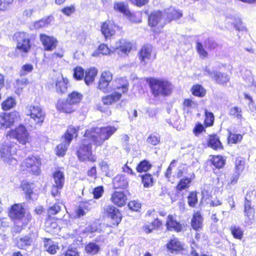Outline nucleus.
Here are the masks:
<instances>
[{"label": "nucleus", "mask_w": 256, "mask_h": 256, "mask_svg": "<svg viewBox=\"0 0 256 256\" xmlns=\"http://www.w3.org/2000/svg\"><path fill=\"white\" fill-rule=\"evenodd\" d=\"M110 52V50L108 45L105 44H101L98 46L97 49L92 52V56L98 57L100 56V54L106 55L108 54Z\"/></svg>", "instance_id": "obj_45"}, {"label": "nucleus", "mask_w": 256, "mask_h": 256, "mask_svg": "<svg viewBox=\"0 0 256 256\" xmlns=\"http://www.w3.org/2000/svg\"><path fill=\"white\" fill-rule=\"evenodd\" d=\"M106 212L108 218H110L113 226H117L122 220V216L118 209L113 206H108Z\"/></svg>", "instance_id": "obj_19"}, {"label": "nucleus", "mask_w": 256, "mask_h": 256, "mask_svg": "<svg viewBox=\"0 0 256 256\" xmlns=\"http://www.w3.org/2000/svg\"><path fill=\"white\" fill-rule=\"evenodd\" d=\"M144 188H150L154 184V178L152 174L150 173H146L140 176Z\"/></svg>", "instance_id": "obj_48"}, {"label": "nucleus", "mask_w": 256, "mask_h": 256, "mask_svg": "<svg viewBox=\"0 0 256 256\" xmlns=\"http://www.w3.org/2000/svg\"><path fill=\"white\" fill-rule=\"evenodd\" d=\"M82 94L77 92L73 91L70 93L67 98L68 102H70L72 104L79 103L82 98Z\"/></svg>", "instance_id": "obj_46"}, {"label": "nucleus", "mask_w": 256, "mask_h": 256, "mask_svg": "<svg viewBox=\"0 0 256 256\" xmlns=\"http://www.w3.org/2000/svg\"><path fill=\"white\" fill-rule=\"evenodd\" d=\"M16 152V148L11 143L5 142L0 148V157L2 160L9 164L16 163V160L12 156Z\"/></svg>", "instance_id": "obj_6"}, {"label": "nucleus", "mask_w": 256, "mask_h": 256, "mask_svg": "<svg viewBox=\"0 0 256 256\" xmlns=\"http://www.w3.org/2000/svg\"><path fill=\"white\" fill-rule=\"evenodd\" d=\"M25 207V203L14 204L8 210V216L14 224L20 228L26 226L32 219L30 214H26Z\"/></svg>", "instance_id": "obj_2"}, {"label": "nucleus", "mask_w": 256, "mask_h": 256, "mask_svg": "<svg viewBox=\"0 0 256 256\" xmlns=\"http://www.w3.org/2000/svg\"><path fill=\"white\" fill-rule=\"evenodd\" d=\"M116 26V24L110 20L102 22L100 26V32L105 41L110 40L116 34L114 28Z\"/></svg>", "instance_id": "obj_16"}, {"label": "nucleus", "mask_w": 256, "mask_h": 256, "mask_svg": "<svg viewBox=\"0 0 256 256\" xmlns=\"http://www.w3.org/2000/svg\"><path fill=\"white\" fill-rule=\"evenodd\" d=\"M190 91L193 96L198 98H203L206 94L204 88L198 84H194L190 88Z\"/></svg>", "instance_id": "obj_38"}, {"label": "nucleus", "mask_w": 256, "mask_h": 256, "mask_svg": "<svg viewBox=\"0 0 256 256\" xmlns=\"http://www.w3.org/2000/svg\"><path fill=\"white\" fill-rule=\"evenodd\" d=\"M92 143L93 142L90 139L88 138H85L82 140L81 144L76 152L80 161L84 162L88 160L91 162H96V158L92 154Z\"/></svg>", "instance_id": "obj_4"}, {"label": "nucleus", "mask_w": 256, "mask_h": 256, "mask_svg": "<svg viewBox=\"0 0 256 256\" xmlns=\"http://www.w3.org/2000/svg\"><path fill=\"white\" fill-rule=\"evenodd\" d=\"M215 118L214 114L207 110H204V120L203 124L208 128H210L214 126V124Z\"/></svg>", "instance_id": "obj_40"}, {"label": "nucleus", "mask_w": 256, "mask_h": 256, "mask_svg": "<svg viewBox=\"0 0 256 256\" xmlns=\"http://www.w3.org/2000/svg\"><path fill=\"white\" fill-rule=\"evenodd\" d=\"M56 107L58 110L66 113L70 114L74 111L72 104L68 102L67 99L66 100L59 99L56 104Z\"/></svg>", "instance_id": "obj_32"}, {"label": "nucleus", "mask_w": 256, "mask_h": 256, "mask_svg": "<svg viewBox=\"0 0 256 256\" xmlns=\"http://www.w3.org/2000/svg\"><path fill=\"white\" fill-rule=\"evenodd\" d=\"M79 127L70 126L62 136L63 142L70 146L74 138H77L78 134Z\"/></svg>", "instance_id": "obj_22"}, {"label": "nucleus", "mask_w": 256, "mask_h": 256, "mask_svg": "<svg viewBox=\"0 0 256 256\" xmlns=\"http://www.w3.org/2000/svg\"><path fill=\"white\" fill-rule=\"evenodd\" d=\"M116 130V127L112 126L93 127L86 130L84 136L90 138L94 145L100 146L105 140H108Z\"/></svg>", "instance_id": "obj_1"}, {"label": "nucleus", "mask_w": 256, "mask_h": 256, "mask_svg": "<svg viewBox=\"0 0 256 256\" xmlns=\"http://www.w3.org/2000/svg\"><path fill=\"white\" fill-rule=\"evenodd\" d=\"M196 50L200 58H204L208 56V52L204 50L201 42H198L196 43Z\"/></svg>", "instance_id": "obj_60"}, {"label": "nucleus", "mask_w": 256, "mask_h": 256, "mask_svg": "<svg viewBox=\"0 0 256 256\" xmlns=\"http://www.w3.org/2000/svg\"><path fill=\"white\" fill-rule=\"evenodd\" d=\"M243 138L242 134L232 133L230 132L227 138V142L228 144H236L241 142Z\"/></svg>", "instance_id": "obj_47"}, {"label": "nucleus", "mask_w": 256, "mask_h": 256, "mask_svg": "<svg viewBox=\"0 0 256 256\" xmlns=\"http://www.w3.org/2000/svg\"><path fill=\"white\" fill-rule=\"evenodd\" d=\"M229 115L234 118L238 120L242 118V111L240 108L238 106H234L231 108L229 110Z\"/></svg>", "instance_id": "obj_49"}, {"label": "nucleus", "mask_w": 256, "mask_h": 256, "mask_svg": "<svg viewBox=\"0 0 256 256\" xmlns=\"http://www.w3.org/2000/svg\"><path fill=\"white\" fill-rule=\"evenodd\" d=\"M208 161L217 170L223 168L226 164V158L220 154L210 155Z\"/></svg>", "instance_id": "obj_26"}, {"label": "nucleus", "mask_w": 256, "mask_h": 256, "mask_svg": "<svg viewBox=\"0 0 256 256\" xmlns=\"http://www.w3.org/2000/svg\"><path fill=\"white\" fill-rule=\"evenodd\" d=\"M244 160L241 158H238L235 161V169L237 172L242 171L244 168Z\"/></svg>", "instance_id": "obj_64"}, {"label": "nucleus", "mask_w": 256, "mask_h": 256, "mask_svg": "<svg viewBox=\"0 0 256 256\" xmlns=\"http://www.w3.org/2000/svg\"><path fill=\"white\" fill-rule=\"evenodd\" d=\"M177 162L178 160H172L164 172V176L168 181L172 184H174L176 181V176L174 175H172V168L175 167Z\"/></svg>", "instance_id": "obj_36"}, {"label": "nucleus", "mask_w": 256, "mask_h": 256, "mask_svg": "<svg viewBox=\"0 0 256 256\" xmlns=\"http://www.w3.org/2000/svg\"><path fill=\"white\" fill-rule=\"evenodd\" d=\"M215 82L220 86H226L230 82V76L226 74L220 72H214L212 76Z\"/></svg>", "instance_id": "obj_24"}, {"label": "nucleus", "mask_w": 256, "mask_h": 256, "mask_svg": "<svg viewBox=\"0 0 256 256\" xmlns=\"http://www.w3.org/2000/svg\"><path fill=\"white\" fill-rule=\"evenodd\" d=\"M206 146L215 151L222 150L224 146L220 140V136L216 133L208 136Z\"/></svg>", "instance_id": "obj_17"}, {"label": "nucleus", "mask_w": 256, "mask_h": 256, "mask_svg": "<svg viewBox=\"0 0 256 256\" xmlns=\"http://www.w3.org/2000/svg\"><path fill=\"white\" fill-rule=\"evenodd\" d=\"M194 178V174H192L190 177L185 176L180 178L175 186L176 192L177 193H180L183 190H188Z\"/></svg>", "instance_id": "obj_23"}, {"label": "nucleus", "mask_w": 256, "mask_h": 256, "mask_svg": "<svg viewBox=\"0 0 256 256\" xmlns=\"http://www.w3.org/2000/svg\"><path fill=\"white\" fill-rule=\"evenodd\" d=\"M182 16V13L179 11L174 10L167 13L166 22L177 20Z\"/></svg>", "instance_id": "obj_56"}, {"label": "nucleus", "mask_w": 256, "mask_h": 256, "mask_svg": "<svg viewBox=\"0 0 256 256\" xmlns=\"http://www.w3.org/2000/svg\"><path fill=\"white\" fill-rule=\"evenodd\" d=\"M116 82L118 86L114 88L115 90H118L122 93H124L128 90V80L126 76L117 78Z\"/></svg>", "instance_id": "obj_39"}, {"label": "nucleus", "mask_w": 256, "mask_h": 256, "mask_svg": "<svg viewBox=\"0 0 256 256\" xmlns=\"http://www.w3.org/2000/svg\"><path fill=\"white\" fill-rule=\"evenodd\" d=\"M53 20V16L50 15L38 21H36L34 24V26L36 29L40 28L44 26L48 25Z\"/></svg>", "instance_id": "obj_44"}, {"label": "nucleus", "mask_w": 256, "mask_h": 256, "mask_svg": "<svg viewBox=\"0 0 256 256\" xmlns=\"http://www.w3.org/2000/svg\"><path fill=\"white\" fill-rule=\"evenodd\" d=\"M126 196L124 192H115L112 196V202L118 206H122L126 200Z\"/></svg>", "instance_id": "obj_34"}, {"label": "nucleus", "mask_w": 256, "mask_h": 256, "mask_svg": "<svg viewBox=\"0 0 256 256\" xmlns=\"http://www.w3.org/2000/svg\"><path fill=\"white\" fill-rule=\"evenodd\" d=\"M206 128H207L204 124L198 122L195 124L192 129V132L196 136H198L202 133L206 132Z\"/></svg>", "instance_id": "obj_52"}, {"label": "nucleus", "mask_w": 256, "mask_h": 256, "mask_svg": "<svg viewBox=\"0 0 256 256\" xmlns=\"http://www.w3.org/2000/svg\"><path fill=\"white\" fill-rule=\"evenodd\" d=\"M198 104L192 98H184L182 103V109L186 113L190 112L191 110L196 107Z\"/></svg>", "instance_id": "obj_41"}, {"label": "nucleus", "mask_w": 256, "mask_h": 256, "mask_svg": "<svg viewBox=\"0 0 256 256\" xmlns=\"http://www.w3.org/2000/svg\"><path fill=\"white\" fill-rule=\"evenodd\" d=\"M16 104L15 99L12 97H8L2 104V108L4 110L6 111L13 108Z\"/></svg>", "instance_id": "obj_50"}, {"label": "nucleus", "mask_w": 256, "mask_h": 256, "mask_svg": "<svg viewBox=\"0 0 256 256\" xmlns=\"http://www.w3.org/2000/svg\"><path fill=\"white\" fill-rule=\"evenodd\" d=\"M122 98V92L115 91L111 94L102 98V102L104 105H111L117 102Z\"/></svg>", "instance_id": "obj_31"}, {"label": "nucleus", "mask_w": 256, "mask_h": 256, "mask_svg": "<svg viewBox=\"0 0 256 256\" xmlns=\"http://www.w3.org/2000/svg\"><path fill=\"white\" fill-rule=\"evenodd\" d=\"M8 135L16 139L23 145L28 142L29 134L26 126L22 124H20L14 130H10Z\"/></svg>", "instance_id": "obj_10"}, {"label": "nucleus", "mask_w": 256, "mask_h": 256, "mask_svg": "<svg viewBox=\"0 0 256 256\" xmlns=\"http://www.w3.org/2000/svg\"><path fill=\"white\" fill-rule=\"evenodd\" d=\"M23 164L33 174L38 176L40 174L42 162L39 156H29L24 160Z\"/></svg>", "instance_id": "obj_11"}, {"label": "nucleus", "mask_w": 256, "mask_h": 256, "mask_svg": "<svg viewBox=\"0 0 256 256\" xmlns=\"http://www.w3.org/2000/svg\"><path fill=\"white\" fill-rule=\"evenodd\" d=\"M203 218L200 212H194L192 216L190 222V225L192 228L196 230L199 231L202 228Z\"/></svg>", "instance_id": "obj_27"}, {"label": "nucleus", "mask_w": 256, "mask_h": 256, "mask_svg": "<svg viewBox=\"0 0 256 256\" xmlns=\"http://www.w3.org/2000/svg\"><path fill=\"white\" fill-rule=\"evenodd\" d=\"M22 188L26 194V198L28 200H31L32 195L34 194L33 188H31V186L26 183L22 185Z\"/></svg>", "instance_id": "obj_57"}, {"label": "nucleus", "mask_w": 256, "mask_h": 256, "mask_svg": "<svg viewBox=\"0 0 256 256\" xmlns=\"http://www.w3.org/2000/svg\"><path fill=\"white\" fill-rule=\"evenodd\" d=\"M34 69L33 66L30 64H26L22 66L19 74L21 76H26L32 72Z\"/></svg>", "instance_id": "obj_59"}, {"label": "nucleus", "mask_w": 256, "mask_h": 256, "mask_svg": "<svg viewBox=\"0 0 256 256\" xmlns=\"http://www.w3.org/2000/svg\"><path fill=\"white\" fill-rule=\"evenodd\" d=\"M162 226V222L156 218L150 224H145L142 226V230L146 234L151 233L154 230H158Z\"/></svg>", "instance_id": "obj_28"}, {"label": "nucleus", "mask_w": 256, "mask_h": 256, "mask_svg": "<svg viewBox=\"0 0 256 256\" xmlns=\"http://www.w3.org/2000/svg\"><path fill=\"white\" fill-rule=\"evenodd\" d=\"M163 18L162 11L158 10H154L150 12L148 16V25L150 26L151 30L155 34H159L161 32L166 22H160Z\"/></svg>", "instance_id": "obj_5"}, {"label": "nucleus", "mask_w": 256, "mask_h": 256, "mask_svg": "<svg viewBox=\"0 0 256 256\" xmlns=\"http://www.w3.org/2000/svg\"><path fill=\"white\" fill-rule=\"evenodd\" d=\"M98 70L94 68H90L86 70L84 80L86 86H90L94 82L98 74Z\"/></svg>", "instance_id": "obj_30"}, {"label": "nucleus", "mask_w": 256, "mask_h": 256, "mask_svg": "<svg viewBox=\"0 0 256 256\" xmlns=\"http://www.w3.org/2000/svg\"><path fill=\"white\" fill-rule=\"evenodd\" d=\"M165 226L168 232L179 233L186 230L185 225L177 220L176 214H169L167 216Z\"/></svg>", "instance_id": "obj_9"}, {"label": "nucleus", "mask_w": 256, "mask_h": 256, "mask_svg": "<svg viewBox=\"0 0 256 256\" xmlns=\"http://www.w3.org/2000/svg\"><path fill=\"white\" fill-rule=\"evenodd\" d=\"M146 82L154 96H168L172 92V86L168 80L149 78L146 79Z\"/></svg>", "instance_id": "obj_3"}, {"label": "nucleus", "mask_w": 256, "mask_h": 256, "mask_svg": "<svg viewBox=\"0 0 256 256\" xmlns=\"http://www.w3.org/2000/svg\"><path fill=\"white\" fill-rule=\"evenodd\" d=\"M188 206L194 208L198 202L197 192L196 191L190 192L187 197Z\"/></svg>", "instance_id": "obj_53"}, {"label": "nucleus", "mask_w": 256, "mask_h": 256, "mask_svg": "<svg viewBox=\"0 0 256 256\" xmlns=\"http://www.w3.org/2000/svg\"><path fill=\"white\" fill-rule=\"evenodd\" d=\"M152 167V165L147 160L140 161L136 166V170L139 173L148 172Z\"/></svg>", "instance_id": "obj_43"}, {"label": "nucleus", "mask_w": 256, "mask_h": 256, "mask_svg": "<svg viewBox=\"0 0 256 256\" xmlns=\"http://www.w3.org/2000/svg\"><path fill=\"white\" fill-rule=\"evenodd\" d=\"M114 188L126 189L128 186V178L124 174H118L112 180Z\"/></svg>", "instance_id": "obj_25"}, {"label": "nucleus", "mask_w": 256, "mask_h": 256, "mask_svg": "<svg viewBox=\"0 0 256 256\" xmlns=\"http://www.w3.org/2000/svg\"><path fill=\"white\" fill-rule=\"evenodd\" d=\"M84 250L86 254L94 256L100 252V244H96V242H90L85 246Z\"/></svg>", "instance_id": "obj_35"}, {"label": "nucleus", "mask_w": 256, "mask_h": 256, "mask_svg": "<svg viewBox=\"0 0 256 256\" xmlns=\"http://www.w3.org/2000/svg\"><path fill=\"white\" fill-rule=\"evenodd\" d=\"M168 252L172 254H182L186 250L184 244L176 237L170 238L166 244Z\"/></svg>", "instance_id": "obj_14"}, {"label": "nucleus", "mask_w": 256, "mask_h": 256, "mask_svg": "<svg viewBox=\"0 0 256 256\" xmlns=\"http://www.w3.org/2000/svg\"><path fill=\"white\" fill-rule=\"evenodd\" d=\"M114 9L115 11L122 14L124 16L128 17V2H115L114 4Z\"/></svg>", "instance_id": "obj_37"}, {"label": "nucleus", "mask_w": 256, "mask_h": 256, "mask_svg": "<svg viewBox=\"0 0 256 256\" xmlns=\"http://www.w3.org/2000/svg\"><path fill=\"white\" fill-rule=\"evenodd\" d=\"M38 236L36 232L30 230L26 234L16 238L15 239L16 246L20 250H26L32 246Z\"/></svg>", "instance_id": "obj_7"}, {"label": "nucleus", "mask_w": 256, "mask_h": 256, "mask_svg": "<svg viewBox=\"0 0 256 256\" xmlns=\"http://www.w3.org/2000/svg\"><path fill=\"white\" fill-rule=\"evenodd\" d=\"M20 118L18 112L16 110L10 113H4L0 117V128H7L13 126Z\"/></svg>", "instance_id": "obj_13"}, {"label": "nucleus", "mask_w": 256, "mask_h": 256, "mask_svg": "<svg viewBox=\"0 0 256 256\" xmlns=\"http://www.w3.org/2000/svg\"><path fill=\"white\" fill-rule=\"evenodd\" d=\"M68 146V145L66 144L64 142H62L58 145L56 146V155L58 156H64Z\"/></svg>", "instance_id": "obj_58"}, {"label": "nucleus", "mask_w": 256, "mask_h": 256, "mask_svg": "<svg viewBox=\"0 0 256 256\" xmlns=\"http://www.w3.org/2000/svg\"><path fill=\"white\" fill-rule=\"evenodd\" d=\"M244 215L246 218V222L252 224L255 220V210L252 206L251 202L245 198L244 203Z\"/></svg>", "instance_id": "obj_21"}, {"label": "nucleus", "mask_w": 256, "mask_h": 256, "mask_svg": "<svg viewBox=\"0 0 256 256\" xmlns=\"http://www.w3.org/2000/svg\"><path fill=\"white\" fill-rule=\"evenodd\" d=\"M141 206V203L138 200H133L129 202V209L132 211L138 212Z\"/></svg>", "instance_id": "obj_63"}, {"label": "nucleus", "mask_w": 256, "mask_h": 256, "mask_svg": "<svg viewBox=\"0 0 256 256\" xmlns=\"http://www.w3.org/2000/svg\"><path fill=\"white\" fill-rule=\"evenodd\" d=\"M61 210V206L59 203H55L52 206H50L48 208V214L49 216L56 215Z\"/></svg>", "instance_id": "obj_55"}, {"label": "nucleus", "mask_w": 256, "mask_h": 256, "mask_svg": "<svg viewBox=\"0 0 256 256\" xmlns=\"http://www.w3.org/2000/svg\"><path fill=\"white\" fill-rule=\"evenodd\" d=\"M61 12L67 16H70L76 11V8L74 5H70L64 7L60 10Z\"/></svg>", "instance_id": "obj_62"}, {"label": "nucleus", "mask_w": 256, "mask_h": 256, "mask_svg": "<svg viewBox=\"0 0 256 256\" xmlns=\"http://www.w3.org/2000/svg\"><path fill=\"white\" fill-rule=\"evenodd\" d=\"M230 230L233 238L236 240H242L244 238V230L240 227L236 226H232Z\"/></svg>", "instance_id": "obj_42"}, {"label": "nucleus", "mask_w": 256, "mask_h": 256, "mask_svg": "<svg viewBox=\"0 0 256 256\" xmlns=\"http://www.w3.org/2000/svg\"><path fill=\"white\" fill-rule=\"evenodd\" d=\"M30 115L35 124L42 126L45 118V113L38 106H31L29 109Z\"/></svg>", "instance_id": "obj_15"}, {"label": "nucleus", "mask_w": 256, "mask_h": 256, "mask_svg": "<svg viewBox=\"0 0 256 256\" xmlns=\"http://www.w3.org/2000/svg\"><path fill=\"white\" fill-rule=\"evenodd\" d=\"M52 178L54 182V186L58 188H62L64 183V174L59 168H56L52 174Z\"/></svg>", "instance_id": "obj_29"}, {"label": "nucleus", "mask_w": 256, "mask_h": 256, "mask_svg": "<svg viewBox=\"0 0 256 256\" xmlns=\"http://www.w3.org/2000/svg\"><path fill=\"white\" fill-rule=\"evenodd\" d=\"M86 70L82 66H77L73 69V77L76 80L84 79Z\"/></svg>", "instance_id": "obj_51"}, {"label": "nucleus", "mask_w": 256, "mask_h": 256, "mask_svg": "<svg viewBox=\"0 0 256 256\" xmlns=\"http://www.w3.org/2000/svg\"><path fill=\"white\" fill-rule=\"evenodd\" d=\"M104 192V188L102 186H98L94 188L92 190V194L94 199H99L100 198Z\"/></svg>", "instance_id": "obj_61"}, {"label": "nucleus", "mask_w": 256, "mask_h": 256, "mask_svg": "<svg viewBox=\"0 0 256 256\" xmlns=\"http://www.w3.org/2000/svg\"><path fill=\"white\" fill-rule=\"evenodd\" d=\"M112 80V74L111 72L108 70L102 72L98 83V88L106 92Z\"/></svg>", "instance_id": "obj_20"}, {"label": "nucleus", "mask_w": 256, "mask_h": 256, "mask_svg": "<svg viewBox=\"0 0 256 256\" xmlns=\"http://www.w3.org/2000/svg\"><path fill=\"white\" fill-rule=\"evenodd\" d=\"M13 38L17 42L16 48L20 51L26 53L30 49V39L27 33L17 32L14 35Z\"/></svg>", "instance_id": "obj_8"}, {"label": "nucleus", "mask_w": 256, "mask_h": 256, "mask_svg": "<svg viewBox=\"0 0 256 256\" xmlns=\"http://www.w3.org/2000/svg\"><path fill=\"white\" fill-rule=\"evenodd\" d=\"M68 80L66 78L62 76L61 79H58L55 83L56 92L59 94L65 93L68 90Z\"/></svg>", "instance_id": "obj_33"}, {"label": "nucleus", "mask_w": 256, "mask_h": 256, "mask_svg": "<svg viewBox=\"0 0 256 256\" xmlns=\"http://www.w3.org/2000/svg\"><path fill=\"white\" fill-rule=\"evenodd\" d=\"M116 49L124 54H128V41L126 40H120L118 44H116Z\"/></svg>", "instance_id": "obj_54"}, {"label": "nucleus", "mask_w": 256, "mask_h": 256, "mask_svg": "<svg viewBox=\"0 0 256 256\" xmlns=\"http://www.w3.org/2000/svg\"><path fill=\"white\" fill-rule=\"evenodd\" d=\"M40 40L46 51H52L56 47L58 43L56 38L45 34H40Z\"/></svg>", "instance_id": "obj_18"}, {"label": "nucleus", "mask_w": 256, "mask_h": 256, "mask_svg": "<svg viewBox=\"0 0 256 256\" xmlns=\"http://www.w3.org/2000/svg\"><path fill=\"white\" fill-rule=\"evenodd\" d=\"M138 56L140 62L146 64L148 62L156 59V54L153 51L152 46L146 44L141 47L138 52Z\"/></svg>", "instance_id": "obj_12"}]
</instances>
